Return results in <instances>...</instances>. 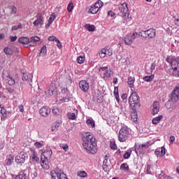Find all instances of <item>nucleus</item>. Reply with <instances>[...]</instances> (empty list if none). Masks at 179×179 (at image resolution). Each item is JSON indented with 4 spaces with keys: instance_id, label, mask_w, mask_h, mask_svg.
Wrapping results in <instances>:
<instances>
[{
    "instance_id": "obj_12",
    "label": "nucleus",
    "mask_w": 179,
    "mask_h": 179,
    "mask_svg": "<svg viewBox=\"0 0 179 179\" xmlns=\"http://www.w3.org/2000/svg\"><path fill=\"white\" fill-rule=\"evenodd\" d=\"M148 148L149 146L148 145V143L139 145H136V144H135L134 145V149L136 155H142V153H143V152H145Z\"/></svg>"
},
{
    "instance_id": "obj_41",
    "label": "nucleus",
    "mask_w": 179,
    "mask_h": 179,
    "mask_svg": "<svg viewBox=\"0 0 179 179\" xmlns=\"http://www.w3.org/2000/svg\"><path fill=\"white\" fill-rule=\"evenodd\" d=\"M3 51L6 55H12L13 54V50L10 48H5Z\"/></svg>"
},
{
    "instance_id": "obj_30",
    "label": "nucleus",
    "mask_w": 179,
    "mask_h": 179,
    "mask_svg": "<svg viewBox=\"0 0 179 179\" xmlns=\"http://www.w3.org/2000/svg\"><path fill=\"white\" fill-rule=\"evenodd\" d=\"M14 156L13 155H10L6 160V166H10V164H12V163H13V160H14Z\"/></svg>"
},
{
    "instance_id": "obj_10",
    "label": "nucleus",
    "mask_w": 179,
    "mask_h": 179,
    "mask_svg": "<svg viewBox=\"0 0 179 179\" xmlns=\"http://www.w3.org/2000/svg\"><path fill=\"white\" fill-rule=\"evenodd\" d=\"M179 99V83L176 85L171 95V101L172 103H177Z\"/></svg>"
},
{
    "instance_id": "obj_55",
    "label": "nucleus",
    "mask_w": 179,
    "mask_h": 179,
    "mask_svg": "<svg viewBox=\"0 0 179 179\" xmlns=\"http://www.w3.org/2000/svg\"><path fill=\"white\" fill-rule=\"evenodd\" d=\"M18 29H22V25H13L11 28L12 31H15V30H18Z\"/></svg>"
},
{
    "instance_id": "obj_61",
    "label": "nucleus",
    "mask_w": 179,
    "mask_h": 179,
    "mask_svg": "<svg viewBox=\"0 0 179 179\" xmlns=\"http://www.w3.org/2000/svg\"><path fill=\"white\" fill-rule=\"evenodd\" d=\"M174 24L176 26H179V17H174Z\"/></svg>"
},
{
    "instance_id": "obj_49",
    "label": "nucleus",
    "mask_w": 179,
    "mask_h": 179,
    "mask_svg": "<svg viewBox=\"0 0 179 179\" xmlns=\"http://www.w3.org/2000/svg\"><path fill=\"white\" fill-rule=\"evenodd\" d=\"M77 62L78 64H83V62H85V57L83 56H79L78 58H77Z\"/></svg>"
},
{
    "instance_id": "obj_24",
    "label": "nucleus",
    "mask_w": 179,
    "mask_h": 179,
    "mask_svg": "<svg viewBox=\"0 0 179 179\" xmlns=\"http://www.w3.org/2000/svg\"><path fill=\"white\" fill-rule=\"evenodd\" d=\"M138 108H131L132 112H131V120L134 121V122H136L138 121V113H136V109Z\"/></svg>"
},
{
    "instance_id": "obj_42",
    "label": "nucleus",
    "mask_w": 179,
    "mask_h": 179,
    "mask_svg": "<svg viewBox=\"0 0 179 179\" xmlns=\"http://www.w3.org/2000/svg\"><path fill=\"white\" fill-rule=\"evenodd\" d=\"M59 146L64 150V152H68L69 150V146L66 143H60Z\"/></svg>"
},
{
    "instance_id": "obj_28",
    "label": "nucleus",
    "mask_w": 179,
    "mask_h": 179,
    "mask_svg": "<svg viewBox=\"0 0 179 179\" xmlns=\"http://www.w3.org/2000/svg\"><path fill=\"white\" fill-rule=\"evenodd\" d=\"M10 9V15L11 16H16V13H17V8L15 6H10L9 7Z\"/></svg>"
},
{
    "instance_id": "obj_58",
    "label": "nucleus",
    "mask_w": 179,
    "mask_h": 179,
    "mask_svg": "<svg viewBox=\"0 0 179 179\" xmlns=\"http://www.w3.org/2000/svg\"><path fill=\"white\" fill-rule=\"evenodd\" d=\"M34 146H36V148H43V145L41 144V143L36 141L34 143Z\"/></svg>"
},
{
    "instance_id": "obj_25",
    "label": "nucleus",
    "mask_w": 179,
    "mask_h": 179,
    "mask_svg": "<svg viewBox=\"0 0 179 179\" xmlns=\"http://www.w3.org/2000/svg\"><path fill=\"white\" fill-rule=\"evenodd\" d=\"M111 73H113V71L111 69H108L106 71V72L102 73V78L104 79V80H107L108 78H111Z\"/></svg>"
},
{
    "instance_id": "obj_35",
    "label": "nucleus",
    "mask_w": 179,
    "mask_h": 179,
    "mask_svg": "<svg viewBox=\"0 0 179 179\" xmlns=\"http://www.w3.org/2000/svg\"><path fill=\"white\" fill-rule=\"evenodd\" d=\"M27 175L24 172H20L18 175L15 177V179H26Z\"/></svg>"
},
{
    "instance_id": "obj_23",
    "label": "nucleus",
    "mask_w": 179,
    "mask_h": 179,
    "mask_svg": "<svg viewBox=\"0 0 179 179\" xmlns=\"http://www.w3.org/2000/svg\"><path fill=\"white\" fill-rule=\"evenodd\" d=\"M40 41V38L38 36H32L31 37V40L29 41L30 46L36 47L37 44L36 43H38Z\"/></svg>"
},
{
    "instance_id": "obj_40",
    "label": "nucleus",
    "mask_w": 179,
    "mask_h": 179,
    "mask_svg": "<svg viewBox=\"0 0 179 179\" xmlns=\"http://www.w3.org/2000/svg\"><path fill=\"white\" fill-rule=\"evenodd\" d=\"M153 79H155L154 75L146 76L143 78V80H145V82H152Z\"/></svg>"
},
{
    "instance_id": "obj_63",
    "label": "nucleus",
    "mask_w": 179,
    "mask_h": 179,
    "mask_svg": "<svg viewBox=\"0 0 179 179\" xmlns=\"http://www.w3.org/2000/svg\"><path fill=\"white\" fill-rule=\"evenodd\" d=\"M60 101H62V103H68V101H69V97L63 98L60 99Z\"/></svg>"
},
{
    "instance_id": "obj_31",
    "label": "nucleus",
    "mask_w": 179,
    "mask_h": 179,
    "mask_svg": "<svg viewBox=\"0 0 179 179\" xmlns=\"http://www.w3.org/2000/svg\"><path fill=\"white\" fill-rule=\"evenodd\" d=\"M45 55H47V46L43 45L40 50L39 56L40 57H45Z\"/></svg>"
},
{
    "instance_id": "obj_60",
    "label": "nucleus",
    "mask_w": 179,
    "mask_h": 179,
    "mask_svg": "<svg viewBox=\"0 0 179 179\" xmlns=\"http://www.w3.org/2000/svg\"><path fill=\"white\" fill-rule=\"evenodd\" d=\"M108 16H110V17H114V16H115V13L113 12V10H110L108 12Z\"/></svg>"
},
{
    "instance_id": "obj_1",
    "label": "nucleus",
    "mask_w": 179,
    "mask_h": 179,
    "mask_svg": "<svg viewBox=\"0 0 179 179\" xmlns=\"http://www.w3.org/2000/svg\"><path fill=\"white\" fill-rule=\"evenodd\" d=\"M83 146L86 152L91 155H96L97 153L96 138L90 132L83 134Z\"/></svg>"
},
{
    "instance_id": "obj_33",
    "label": "nucleus",
    "mask_w": 179,
    "mask_h": 179,
    "mask_svg": "<svg viewBox=\"0 0 179 179\" xmlns=\"http://www.w3.org/2000/svg\"><path fill=\"white\" fill-rule=\"evenodd\" d=\"M52 114H54L55 115H59V114H61L62 110L60 109H59L58 107L57 106H54L52 108Z\"/></svg>"
},
{
    "instance_id": "obj_17",
    "label": "nucleus",
    "mask_w": 179,
    "mask_h": 179,
    "mask_svg": "<svg viewBox=\"0 0 179 179\" xmlns=\"http://www.w3.org/2000/svg\"><path fill=\"white\" fill-rule=\"evenodd\" d=\"M41 166L43 170H48L50 169V162L48 159L41 158Z\"/></svg>"
},
{
    "instance_id": "obj_37",
    "label": "nucleus",
    "mask_w": 179,
    "mask_h": 179,
    "mask_svg": "<svg viewBox=\"0 0 179 179\" xmlns=\"http://www.w3.org/2000/svg\"><path fill=\"white\" fill-rule=\"evenodd\" d=\"M7 82L9 86H13L15 83V79H13L10 76H7Z\"/></svg>"
},
{
    "instance_id": "obj_45",
    "label": "nucleus",
    "mask_w": 179,
    "mask_h": 179,
    "mask_svg": "<svg viewBox=\"0 0 179 179\" xmlns=\"http://www.w3.org/2000/svg\"><path fill=\"white\" fill-rule=\"evenodd\" d=\"M155 69H156V62H152L151 64L150 71H148V73H152V72L155 71Z\"/></svg>"
},
{
    "instance_id": "obj_6",
    "label": "nucleus",
    "mask_w": 179,
    "mask_h": 179,
    "mask_svg": "<svg viewBox=\"0 0 179 179\" xmlns=\"http://www.w3.org/2000/svg\"><path fill=\"white\" fill-rule=\"evenodd\" d=\"M104 5V3L101 1V0H97L94 4L91 6L90 8V13H92V15H96L99 10H100V8H103V6Z\"/></svg>"
},
{
    "instance_id": "obj_34",
    "label": "nucleus",
    "mask_w": 179,
    "mask_h": 179,
    "mask_svg": "<svg viewBox=\"0 0 179 179\" xmlns=\"http://www.w3.org/2000/svg\"><path fill=\"white\" fill-rule=\"evenodd\" d=\"M77 176L81 178H85V177H87V173L85 171H78L77 172Z\"/></svg>"
},
{
    "instance_id": "obj_13",
    "label": "nucleus",
    "mask_w": 179,
    "mask_h": 179,
    "mask_svg": "<svg viewBox=\"0 0 179 179\" xmlns=\"http://www.w3.org/2000/svg\"><path fill=\"white\" fill-rule=\"evenodd\" d=\"M39 114L41 115V117L47 118V117L51 114V108H50L48 106H43L40 109Z\"/></svg>"
},
{
    "instance_id": "obj_2",
    "label": "nucleus",
    "mask_w": 179,
    "mask_h": 179,
    "mask_svg": "<svg viewBox=\"0 0 179 179\" xmlns=\"http://www.w3.org/2000/svg\"><path fill=\"white\" fill-rule=\"evenodd\" d=\"M129 103L131 108H141V101L138 92H134L131 94L129 98Z\"/></svg>"
},
{
    "instance_id": "obj_27",
    "label": "nucleus",
    "mask_w": 179,
    "mask_h": 179,
    "mask_svg": "<svg viewBox=\"0 0 179 179\" xmlns=\"http://www.w3.org/2000/svg\"><path fill=\"white\" fill-rule=\"evenodd\" d=\"M1 116V121H3L6 117H8V111H6V109L5 108L2 107L0 111Z\"/></svg>"
},
{
    "instance_id": "obj_29",
    "label": "nucleus",
    "mask_w": 179,
    "mask_h": 179,
    "mask_svg": "<svg viewBox=\"0 0 179 179\" xmlns=\"http://www.w3.org/2000/svg\"><path fill=\"white\" fill-rule=\"evenodd\" d=\"M127 83L129 87L133 88L135 85V77H129L127 80Z\"/></svg>"
},
{
    "instance_id": "obj_46",
    "label": "nucleus",
    "mask_w": 179,
    "mask_h": 179,
    "mask_svg": "<svg viewBox=\"0 0 179 179\" xmlns=\"http://www.w3.org/2000/svg\"><path fill=\"white\" fill-rule=\"evenodd\" d=\"M45 93L46 96H52V94H54V91L51 88H48L46 89Z\"/></svg>"
},
{
    "instance_id": "obj_18",
    "label": "nucleus",
    "mask_w": 179,
    "mask_h": 179,
    "mask_svg": "<svg viewBox=\"0 0 179 179\" xmlns=\"http://www.w3.org/2000/svg\"><path fill=\"white\" fill-rule=\"evenodd\" d=\"M19 43L24 45V47H28L30 45V39L29 37H21L18 39Z\"/></svg>"
},
{
    "instance_id": "obj_8",
    "label": "nucleus",
    "mask_w": 179,
    "mask_h": 179,
    "mask_svg": "<svg viewBox=\"0 0 179 179\" xmlns=\"http://www.w3.org/2000/svg\"><path fill=\"white\" fill-rule=\"evenodd\" d=\"M171 65L173 71V75L176 78H179V59H173Z\"/></svg>"
},
{
    "instance_id": "obj_51",
    "label": "nucleus",
    "mask_w": 179,
    "mask_h": 179,
    "mask_svg": "<svg viewBox=\"0 0 179 179\" xmlns=\"http://www.w3.org/2000/svg\"><path fill=\"white\" fill-rule=\"evenodd\" d=\"M99 57L100 58H104L106 57V48L102 49L100 52H99Z\"/></svg>"
},
{
    "instance_id": "obj_22",
    "label": "nucleus",
    "mask_w": 179,
    "mask_h": 179,
    "mask_svg": "<svg viewBox=\"0 0 179 179\" xmlns=\"http://www.w3.org/2000/svg\"><path fill=\"white\" fill-rule=\"evenodd\" d=\"M160 110V107H159V102L155 101L152 105V114L153 115H155V114H157Z\"/></svg>"
},
{
    "instance_id": "obj_3",
    "label": "nucleus",
    "mask_w": 179,
    "mask_h": 179,
    "mask_svg": "<svg viewBox=\"0 0 179 179\" xmlns=\"http://www.w3.org/2000/svg\"><path fill=\"white\" fill-rule=\"evenodd\" d=\"M128 138H129V127L124 125L119 131L118 141L120 142H127Z\"/></svg>"
},
{
    "instance_id": "obj_52",
    "label": "nucleus",
    "mask_w": 179,
    "mask_h": 179,
    "mask_svg": "<svg viewBox=\"0 0 179 179\" xmlns=\"http://www.w3.org/2000/svg\"><path fill=\"white\" fill-rule=\"evenodd\" d=\"M110 149H112L113 150H116V149H117V144H115V142L111 141V142L110 143Z\"/></svg>"
},
{
    "instance_id": "obj_43",
    "label": "nucleus",
    "mask_w": 179,
    "mask_h": 179,
    "mask_svg": "<svg viewBox=\"0 0 179 179\" xmlns=\"http://www.w3.org/2000/svg\"><path fill=\"white\" fill-rule=\"evenodd\" d=\"M67 117L69 118V120H76V113H69L67 114Z\"/></svg>"
},
{
    "instance_id": "obj_5",
    "label": "nucleus",
    "mask_w": 179,
    "mask_h": 179,
    "mask_svg": "<svg viewBox=\"0 0 179 179\" xmlns=\"http://www.w3.org/2000/svg\"><path fill=\"white\" fill-rule=\"evenodd\" d=\"M139 36L143 38H154V37H156V29L151 28L146 31H141Z\"/></svg>"
},
{
    "instance_id": "obj_32",
    "label": "nucleus",
    "mask_w": 179,
    "mask_h": 179,
    "mask_svg": "<svg viewBox=\"0 0 179 179\" xmlns=\"http://www.w3.org/2000/svg\"><path fill=\"white\" fill-rule=\"evenodd\" d=\"M86 124L87 125L90 126L92 128H94V127H96V122L92 118L87 119L86 121Z\"/></svg>"
},
{
    "instance_id": "obj_57",
    "label": "nucleus",
    "mask_w": 179,
    "mask_h": 179,
    "mask_svg": "<svg viewBox=\"0 0 179 179\" xmlns=\"http://www.w3.org/2000/svg\"><path fill=\"white\" fill-rule=\"evenodd\" d=\"M160 149V152L162 156H164L166 155V148L164 146H162Z\"/></svg>"
},
{
    "instance_id": "obj_62",
    "label": "nucleus",
    "mask_w": 179,
    "mask_h": 179,
    "mask_svg": "<svg viewBox=\"0 0 179 179\" xmlns=\"http://www.w3.org/2000/svg\"><path fill=\"white\" fill-rule=\"evenodd\" d=\"M18 110L20 113H24V107L22 105L18 106Z\"/></svg>"
},
{
    "instance_id": "obj_53",
    "label": "nucleus",
    "mask_w": 179,
    "mask_h": 179,
    "mask_svg": "<svg viewBox=\"0 0 179 179\" xmlns=\"http://www.w3.org/2000/svg\"><path fill=\"white\" fill-rule=\"evenodd\" d=\"M106 71H108V67L107 66H103V67H100L99 68V72H101V75L104 73Z\"/></svg>"
},
{
    "instance_id": "obj_50",
    "label": "nucleus",
    "mask_w": 179,
    "mask_h": 179,
    "mask_svg": "<svg viewBox=\"0 0 179 179\" xmlns=\"http://www.w3.org/2000/svg\"><path fill=\"white\" fill-rule=\"evenodd\" d=\"M132 153V150H130V152H126L124 155H123V158L127 159H129L131 157V154Z\"/></svg>"
},
{
    "instance_id": "obj_4",
    "label": "nucleus",
    "mask_w": 179,
    "mask_h": 179,
    "mask_svg": "<svg viewBox=\"0 0 179 179\" xmlns=\"http://www.w3.org/2000/svg\"><path fill=\"white\" fill-rule=\"evenodd\" d=\"M50 176L52 179H68L64 171L58 167L50 171Z\"/></svg>"
},
{
    "instance_id": "obj_64",
    "label": "nucleus",
    "mask_w": 179,
    "mask_h": 179,
    "mask_svg": "<svg viewBox=\"0 0 179 179\" xmlns=\"http://www.w3.org/2000/svg\"><path fill=\"white\" fill-rule=\"evenodd\" d=\"M10 40L11 43H14L15 40H17V36H10Z\"/></svg>"
},
{
    "instance_id": "obj_11",
    "label": "nucleus",
    "mask_w": 179,
    "mask_h": 179,
    "mask_svg": "<svg viewBox=\"0 0 179 179\" xmlns=\"http://www.w3.org/2000/svg\"><path fill=\"white\" fill-rule=\"evenodd\" d=\"M136 37H138V33L136 32H134L133 34H127L124 40V43L127 45H131V44H132V43H134L135 38H136Z\"/></svg>"
},
{
    "instance_id": "obj_39",
    "label": "nucleus",
    "mask_w": 179,
    "mask_h": 179,
    "mask_svg": "<svg viewBox=\"0 0 179 179\" xmlns=\"http://www.w3.org/2000/svg\"><path fill=\"white\" fill-rule=\"evenodd\" d=\"M113 94H114L117 103H120V95L118 94V87H115Z\"/></svg>"
},
{
    "instance_id": "obj_16",
    "label": "nucleus",
    "mask_w": 179,
    "mask_h": 179,
    "mask_svg": "<svg viewBox=\"0 0 179 179\" xmlns=\"http://www.w3.org/2000/svg\"><path fill=\"white\" fill-rule=\"evenodd\" d=\"M51 156H52V150L49 148L42 152L41 159H47L49 160V159H51Z\"/></svg>"
},
{
    "instance_id": "obj_36",
    "label": "nucleus",
    "mask_w": 179,
    "mask_h": 179,
    "mask_svg": "<svg viewBox=\"0 0 179 179\" xmlns=\"http://www.w3.org/2000/svg\"><path fill=\"white\" fill-rule=\"evenodd\" d=\"M85 27L88 31H94L96 30V27L94 25H91L90 24H86Z\"/></svg>"
},
{
    "instance_id": "obj_54",
    "label": "nucleus",
    "mask_w": 179,
    "mask_h": 179,
    "mask_svg": "<svg viewBox=\"0 0 179 179\" xmlns=\"http://www.w3.org/2000/svg\"><path fill=\"white\" fill-rule=\"evenodd\" d=\"M106 50V55H108V57H111L113 55V49L109 48V49H105Z\"/></svg>"
},
{
    "instance_id": "obj_7",
    "label": "nucleus",
    "mask_w": 179,
    "mask_h": 179,
    "mask_svg": "<svg viewBox=\"0 0 179 179\" xmlns=\"http://www.w3.org/2000/svg\"><path fill=\"white\" fill-rule=\"evenodd\" d=\"M119 15L122 17H128L129 16V12L128 11V4L127 3H123L119 6Z\"/></svg>"
},
{
    "instance_id": "obj_38",
    "label": "nucleus",
    "mask_w": 179,
    "mask_h": 179,
    "mask_svg": "<svg viewBox=\"0 0 179 179\" xmlns=\"http://www.w3.org/2000/svg\"><path fill=\"white\" fill-rule=\"evenodd\" d=\"M120 170H124V171H129V166H128V164L123 163L120 166Z\"/></svg>"
},
{
    "instance_id": "obj_14",
    "label": "nucleus",
    "mask_w": 179,
    "mask_h": 179,
    "mask_svg": "<svg viewBox=\"0 0 179 179\" xmlns=\"http://www.w3.org/2000/svg\"><path fill=\"white\" fill-rule=\"evenodd\" d=\"M79 87L83 92L84 93H86L87 90H89V87L90 86L89 85V83L86 80H80L79 83Z\"/></svg>"
},
{
    "instance_id": "obj_9",
    "label": "nucleus",
    "mask_w": 179,
    "mask_h": 179,
    "mask_svg": "<svg viewBox=\"0 0 179 179\" xmlns=\"http://www.w3.org/2000/svg\"><path fill=\"white\" fill-rule=\"evenodd\" d=\"M29 156L27 153L24 152H21L18 155L15 157V162L17 164H23L26 160H27Z\"/></svg>"
},
{
    "instance_id": "obj_44",
    "label": "nucleus",
    "mask_w": 179,
    "mask_h": 179,
    "mask_svg": "<svg viewBox=\"0 0 179 179\" xmlns=\"http://www.w3.org/2000/svg\"><path fill=\"white\" fill-rule=\"evenodd\" d=\"M58 128H59V122H56L52 127V131L57 132L58 131Z\"/></svg>"
},
{
    "instance_id": "obj_15",
    "label": "nucleus",
    "mask_w": 179,
    "mask_h": 179,
    "mask_svg": "<svg viewBox=\"0 0 179 179\" xmlns=\"http://www.w3.org/2000/svg\"><path fill=\"white\" fill-rule=\"evenodd\" d=\"M22 80L24 82L29 83L30 86H31V82H33V74L24 73L22 75Z\"/></svg>"
},
{
    "instance_id": "obj_56",
    "label": "nucleus",
    "mask_w": 179,
    "mask_h": 179,
    "mask_svg": "<svg viewBox=\"0 0 179 179\" xmlns=\"http://www.w3.org/2000/svg\"><path fill=\"white\" fill-rule=\"evenodd\" d=\"M155 155H156L157 157H163L162 153L160 152V148H158L155 151Z\"/></svg>"
},
{
    "instance_id": "obj_26",
    "label": "nucleus",
    "mask_w": 179,
    "mask_h": 179,
    "mask_svg": "<svg viewBox=\"0 0 179 179\" xmlns=\"http://www.w3.org/2000/svg\"><path fill=\"white\" fill-rule=\"evenodd\" d=\"M163 120V115H159L155 117H154L152 120V123L153 125H157Z\"/></svg>"
},
{
    "instance_id": "obj_48",
    "label": "nucleus",
    "mask_w": 179,
    "mask_h": 179,
    "mask_svg": "<svg viewBox=\"0 0 179 179\" xmlns=\"http://www.w3.org/2000/svg\"><path fill=\"white\" fill-rule=\"evenodd\" d=\"M67 10L68 12L71 13L73 10V3L70 2L67 6Z\"/></svg>"
},
{
    "instance_id": "obj_21",
    "label": "nucleus",
    "mask_w": 179,
    "mask_h": 179,
    "mask_svg": "<svg viewBox=\"0 0 179 179\" xmlns=\"http://www.w3.org/2000/svg\"><path fill=\"white\" fill-rule=\"evenodd\" d=\"M103 170L107 173V171H110V166H108V157L106 156L103 162Z\"/></svg>"
},
{
    "instance_id": "obj_20",
    "label": "nucleus",
    "mask_w": 179,
    "mask_h": 179,
    "mask_svg": "<svg viewBox=\"0 0 179 179\" xmlns=\"http://www.w3.org/2000/svg\"><path fill=\"white\" fill-rule=\"evenodd\" d=\"M31 159L32 160V162L34 163H38V162L40 161V158H38V157H37V152H36V151L34 150H31Z\"/></svg>"
},
{
    "instance_id": "obj_19",
    "label": "nucleus",
    "mask_w": 179,
    "mask_h": 179,
    "mask_svg": "<svg viewBox=\"0 0 179 179\" xmlns=\"http://www.w3.org/2000/svg\"><path fill=\"white\" fill-rule=\"evenodd\" d=\"M34 26H43L44 24V17L41 15H38L36 20L33 22Z\"/></svg>"
},
{
    "instance_id": "obj_59",
    "label": "nucleus",
    "mask_w": 179,
    "mask_h": 179,
    "mask_svg": "<svg viewBox=\"0 0 179 179\" xmlns=\"http://www.w3.org/2000/svg\"><path fill=\"white\" fill-rule=\"evenodd\" d=\"M57 40H58V38L55 36H50L48 38V41H57Z\"/></svg>"
},
{
    "instance_id": "obj_47",
    "label": "nucleus",
    "mask_w": 179,
    "mask_h": 179,
    "mask_svg": "<svg viewBox=\"0 0 179 179\" xmlns=\"http://www.w3.org/2000/svg\"><path fill=\"white\" fill-rule=\"evenodd\" d=\"M57 19V16H55V13H52L48 19V22L50 23H52V22H54V20Z\"/></svg>"
}]
</instances>
